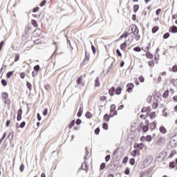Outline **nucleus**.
<instances>
[{
    "mask_svg": "<svg viewBox=\"0 0 177 177\" xmlns=\"http://www.w3.org/2000/svg\"><path fill=\"white\" fill-rule=\"evenodd\" d=\"M133 86H135V85H133V83H129L127 85V92H129V93H131V92H132L133 89Z\"/></svg>",
    "mask_w": 177,
    "mask_h": 177,
    "instance_id": "obj_1",
    "label": "nucleus"
},
{
    "mask_svg": "<svg viewBox=\"0 0 177 177\" xmlns=\"http://www.w3.org/2000/svg\"><path fill=\"white\" fill-rule=\"evenodd\" d=\"M133 147L135 149H138V150H143V148L145 147V144L143 142L136 144L134 145Z\"/></svg>",
    "mask_w": 177,
    "mask_h": 177,
    "instance_id": "obj_2",
    "label": "nucleus"
},
{
    "mask_svg": "<svg viewBox=\"0 0 177 177\" xmlns=\"http://www.w3.org/2000/svg\"><path fill=\"white\" fill-rule=\"evenodd\" d=\"M169 32H171L172 34H176L177 33V26H172L169 28Z\"/></svg>",
    "mask_w": 177,
    "mask_h": 177,
    "instance_id": "obj_3",
    "label": "nucleus"
},
{
    "mask_svg": "<svg viewBox=\"0 0 177 177\" xmlns=\"http://www.w3.org/2000/svg\"><path fill=\"white\" fill-rule=\"evenodd\" d=\"M131 32H133L134 35H138V34H139V29L138 28V26H133L131 28Z\"/></svg>",
    "mask_w": 177,
    "mask_h": 177,
    "instance_id": "obj_4",
    "label": "nucleus"
},
{
    "mask_svg": "<svg viewBox=\"0 0 177 177\" xmlns=\"http://www.w3.org/2000/svg\"><path fill=\"white\" fill-rule=\"evenodd\" d=\"M23 114V109H19L17 111V121H21V115Z\"/></svg>",
    "mask_w": 177,
    "mask_h": 177,
    "instance_id": "obj_5",
    "label": "nucleus"
},
{
    "mask_svg": "<svg viewBox=\"0 0 177 177\" xmlns=\"http://www.w3.org/2000/svg\"><path fill=\"white\" fill-rule=\"evenodd\" d=\"M84 109V105L82 104L80 106V109L77 113V116L80 118L81 115H82V113H84V110H82Z\"/></svg>",
    "mask_w": 177,
    "mask_h": 177,
    "instance_id": "obj_6",
    "label": "nucleus"
},
{
    "mask_svg": "<svg viewBox=\"0 0 177 177\" xmlns=\"http://www.w3.org/2000/svg\"><path fill=\"white\" fill-rule=\"evenodd\" d=\"M90 56H91V54H89V53H87L86 50H85V58L84 59L82 63H86V62L89 60Z\"/></svg>",
    "mask_w": 177,
    "mask_h": 177,
    "instance_id": "obj_7",
    "label": "nucleus"
},
{
    "mask_svg": "<svg viewBox=\"0 0 177 177\" xmlns=\"http://www.w3.org/2000/svg\"><path fill=\"white\" fill-rule=\"evenodd\" d=\"M156 127H157V122L156 121H153L149 124V128L151 131H154V129H156Z\"/></svg>",
    "mask_w": 177,
    "mask_h": 177,
    "instance_id": "obj_8",
    "label": "nucleus"
},
{
    "mask_svg": "<svg viewBox=\"0 0 177 177\" xmlns=\"http://www.w3.org/2000/svg\"><path fill=\"white\" fill-rule=\"evenodd\" d=\"M136 154H138V156H140V151H139V149H134L131 152L132 157H136Z\"/></svg>",
    "mask_w": 177,
    "mask_h": 177,
    "instance_id": "obj_9",
    "label": "nucleus"
},
{
    "mask_svg": "<svg viewBox=\"0 0 177 177\" xmlns=\"http://www.w3.org/2000/svg\"><path fill=\"white\" fill-rule=\"evenodd\" d=\"M114 92H115V87L113 86L109 90L110 96H114Z\"/></svg>",
    "mask_w": 177,
    "mask_h": 177,
    "instance_id": "obj_10",
    "label": "nucleus"
},
{
    "mask_svg": "<svg viewBox=\"0 0 177 177\" xmlns=\"http://www.w3.org/2000/svg\"><path fill=\"white\" fill-rule=\"evenodd\" d=\"M1 97L3 100H6L9 97V94H8L6 92H3L1 93Z\"/></svg>",
    "mask_w": 177,
    "mask_h": 177,
    "instance_id": "obj_11",
    "label": "nucleus"
},
{
    "mask_svg": "<svg viewBox=\"0 0 177 177\" xmlns=\"http://www.w3.org/2000/svg\"><path fill=\"white\" fill-rule=\"evenodd\" d=\"M116 106L115 104H111L110 106V113H115L117 111H115Z\"/></svg>",
    "mask_w": 177,
    "mask_h": 177,
    "instance_id": "obj_12",
    "label": "nucleus"
},
{
    "mask_svg": "<svg viewBox=\"0 0 177 177\" xmlns=\"http://www.w3.org/2000/svg\"><path fill=\"white\" fill-rule=\"evenodd\" d=\"M122 91V88H121V86L117 87V88L115 91V95H121Z\"/></svg>",
    "mask_w": 177,
    "mask_h": 177,
    "instance_id": "obj_13",
    "label": "nucleus"
},
{
    "mask_svg": "<svg viewBox=\"0 0 177 177\" xmlns=\"http://www.w3.org/2000/svg\"><path fill=\"white\" fill-rule=\"evenodd\" d=\"M159 131L160 132H161V133H167V129H165L164 126H161L159 128Z\"/></svg>",
    "mask_w": 177,
    "mask_h": 177,
    "instance_id": "obj_14",
    "label": "nucleus"
},
{
    "mask_svg": "<svg viewBox=\"0 0 177 177\" xmlns=\"http://www.w3.org/2000/svg\"><path fill=\"white\" fill-rule=\"evenodd\" d=\"M76 82L77 85H82V76L77 77V79L76 80Z\"/></svg>",
    "mask_w": 177,
    "mask_h": 177,
    "instance_id": "obj_15",
    "label": "nucleus"
},
{
    "mask_svg": "<svg viewBox=\"0 0 177 177\" xmlns=\"http://www.w3.org/2000/svg\"><path fill=\"white\" fill-rule=\"evenodd\" d=\"M169 95V91L166 90V91L163 93L162 97H164V99H167V97H168Z\"/></svg>",
    "mask_w": 177,
    "mask_h": 177,
    "instance_id": "obj_16",
    "label": "nucleus"
},
{
    "mask_svg": "<svg viewBox=\"0 0 177 177\" xmlns=\"http://www.w3.org/2000/svg\"><path fill=\"white\" fill-rule=\"evenodd\" d=\"M95 86L97 88V86H100V82H99V77H96L95 80Z\"/></svg>",
    "mask_w": 177,
    "mask_h": 177,
    "instance_id": "obj_17",
    "label": "nucleus"
},
{
    "mask_svg": "<svg viewBox=\"0 0 177 177\" xmlns=\"http://www.w3.org/2000/svg\"><path fill=\"white\" fill-rule=\"evenodd\" d=\"M126 48H127V42H124L123 44H120L121 50H125Z\"/></svg>",
    "mask_w": 177,
    "mask_h": 177,
    "instance_id": "obj_18",
    "label": "nucleus"
},
{
    "mask_svg": "<svg viewBox=\"0 0 177 177\" xmlns=\"http://www.w3.org/2000/svg\"><path fill=\"white\" fill-rule=\"evenodd\" d=\"M31 24L33 26V27H35V28L38 27V22H37V20L32 19Z\"/></svg>",
    "mask_w": 177,
    "mask_h": 177,
    "instance_id": "obj_19",
    "label": "nucleus"
},
{
    "mask_svg": "<svg viewBox=\"0 0 177 177\" xmlns=\"http://www.w3.org/2000/svg\"><path fill=\"white\" fill-rule=\"evenodd\" d=\"M128 35H129V33L128 32H124V33L120 37V39H122V38H127Z\"/></svg>",
    "mask_w": 177,
    "mask_h": 177,
    "instance_id": "obj_20",
    "label": "nucleus"
},
{
    "mask_svg": "<svg viewBox=\"0 0 177 177\" xmlns=\"http://www.w3.org/2000/svg\"><path fill=\"white\" fill-rule=\"evenodd\" d=\"M26 86H27L28 89H29V91H32V84H31V83H30V82H26Z\"/></svg>",
    "mask_w": 177,
    "mask_h": 177,
    "instance_id": "obj_21",
    "label": "nucleus"
},
{
    "mask_svg": "<svg viewBox=\"0 0 177 177\" xmlns=\"http://www.w3.org/2000/svg\"><path fill=\"white\" fill-rule=\"evenodd\" d=\"M133 10L134 13H136V12H138V10H139V5H138V4L134 5L133 7Z\"/></svg>",
    "mask_w": 177,
    "mask_h": 177,
    "instance_id": "obj_22",
    "label": "nucleus"
},
{
    "mask_svg": "<svg viewBox=\"0 0 177 177\" xmlns=\"http://www.w3.org/2000/svg\"><path fill=\"white\" fill-rule=\"evenodd\" d=\"M146 57L148 59H153V54H151L149 51H147L146 53Z\"/></svg>",
    "mask_w": 177,
    "mask_h": 177,
    "instance_id": "obj_23",
    "label": "nucleus"
},
{
    "mask_svg": "<svg viewBox=\"0 0 177 177\" xmlns=\"http://www.w3.org/2000/svg\"><path fill=\"white\" fill-rule=\"evenodd\" d=\"M30 30H31V28H30V27H26L25 28V35H30Z\"/></svg>",
    "mask_w": 177,
    "mask_h": 177,
    "instance_id": "obj_24",
    "label": "nucleus"
},
{
    "mask_svg": "<svg viewBox=\"0 0 177 177\" xmlns=\"http://www.w3.org/2000/svg\"><path fill=\"white\" fill-rule=\"evenodd\" d=\"M74 125H75V120H73L71 122V123L68 125L69 129H71V128H73V127H74Z\"/></svg>",
    "mask_w": 177,
    "mask_h": 177,
    "instance_id": "obj_25",
    "label": "nucleus"
},
{
    "mask_svg": "<svg viewBox=\"0 0 177 177\" xmlns=\"http://www.w3.org/2000/svg\"><path fill=\"white\" fill-rule=\"evenodd\" d=\"M149 116L150 117L151 120H154V118H156V112H151Z\"/></svg>",
    "mask_w": 177,
    "mask_h": 177,
    "instance_id": "obj_26",
    "label": "nucleus"
},
{
    "mask_svg": "<svg viewBox=\"0 0 177 177\" xmlns=\"http://www.w3.org/2000/svg\"><path fill=\"white\" fill-rule=\"evenodd\" d=\"M13 73H15V71L8 72L6 74V78H10V77H12L13 75Z\"/></svg>",
    "mask_w": 177,
    "mask_h": 177,
    "instance_id": "obj_27",
    "label": "nucleus"
},
{
    "mask_svg": "<svg viewBox=\"0 0 177 177\" xmlns=\"http://www.w3.org/2000/svg\"><path fill=\"white\" fill-rule=\"evenodd\" d=\"M169 167L171 168V169H173V168H175V162L172 161L169 163Z\"/></svg>",
    "mask_w": 177,
    "mask_h": 177,
    "instance_id": "obj_28",
    "label": "nucleus"
},
{
    "mask_svg": "<svg viewBox=\"0 0 177 177\" xmlns=\"http://www.w3.org/2000/svg\"><path fill=\"white\" fill-rule=\"evenodd\" d=\"M41 68V67L39 66V64L36 65L34 66L33 69L35 72L38 73L39 71V69Z\"/></svg>",
    "mask_w": 177,
    "mask_h": 177,
    "instance_id": "obj_29",
    "label": "nucleus"
},
{
    "mask_svg": "<svg viewBox=\"0 0 177 177\" xmlns=\"http://www.w3.org/2000/svg\"><path fill=\"white\" fill-rule=\"evenodd\" d=\"M145 140H146V142H151V140H152L151 136V135H147L145 137Z\"/></svg>",
    "mask_w": 177,
    "mask_h": 177,
    "instance_id": "obj_30",
    "label": "nucleus"
},
{
    "mask_svg": "<svg viewBox=\"0 0 177 177\" xmlns=\"http://www.w3.org/2000/svg\"><path fill=\"white\" fill-rule=\"evenodd\" d=\"M104 120L105 121H106L107 122H109V121H110V117H109V114L106 113L104 115Z\"/></svg>",
    "mask_w": 177,
    "mask_h": 177,
    "instance_id": "obj_31",
    "label": "nucleus"
},
{
    "mask_svg": "<svg viewBox=\"0 0 177 177\" xmlns=\"http://www.w3.org/2000/svg\"><path fill=\"white\" fill-rule=\"evenodd\" d=\"M158 31V26H153L152 28V32L153 34H156Z\"/></svg>",
    "mask_w": 177,
    "mask_h": 177,
    "instance_id": "obj_32",
    "label": "nucleus"
},
{
    "mask_svg": "<svg viewBox=\"0 0 177 177\" xmlns=\"http://www.w3.org/2000/svg\"><path fill=\"white\" fill-rule=\"evenodd\" d=\"M147 131H149V126H147V125L143 126L142 127V131L144 133H146V132H147Z\"/></svg>",
    "mask_w": 177,
    "mask_h": 177,
    "instance_id": "obj_33",
    "label": "nucleus"
},
{
    "mask_svg": "<svg viewBox=\"0 0 177 177\" xmlns=\"http://www.w3.org/2000/svg\"><path fill=\"white\" fill-rule=\"evenodd\" d=\"M117 114H118V112L110 113V114L109 115V119L113 118V117H114V115H117Z\"/></svg>",
    "mask_w": 177,
    "mask_h": 177,
    "instance_id": "obj_34",
    "label": "nucleus"
},
{
    "mask_svg": "<svg viewBox=\"0 0 177 177\" xmlns=\"http://www.w3.org/2000/svg\"><path fill=\"white\" fill-rule=\"evenodd\" d=\"M102 128L105 131H107V129H109V124L107 123H103L102 124Z\"/></svg>",
    "mask_w": 177,
    "mask_h": 177,
    "instance_id": "obj_35",
    "label": "nucleus"
},
{
    "mask_svg": "<svg viewBox=\"0 0 177 177\" xmlns=\"http://www.w3.org/2000/svg\"><path fill=\"white\" fill-rule=\"evenodd\" d=\"M170 36H171V34H169V32H166L163 35V39H167V38H169Z\"/></svg>",
    "mask_w": 177,
    "mask_h": 177,
    "instance_id": "obj_36",
    "label": "nucleus"
},
{
    "mask_svg": "<svg viewBox=\"0 0 177 177\" xmlns=\"http://www.w3.org/2000/svg\"><path fill=\"white\" fill-rule=\"evenodd\" d=\"M158 138L159 140H158L157 145H160V143H162V141L164 140V138L160 137V136H158Z\"/></svg>",
    "mask_w": 177,
    "mask_h": 177,
    "instance_id": "obj_37",
    "label": "nucleus"
},
{
    "mask_svg": "<svg viewBox=\"0 0 177 177\" xmlns=\"http://www.w3.org/2000/svg\"><path fill=\"white\" fill-rule=\"evenodd\" d=\"M125 175H129L131 174V170L129 169V167H127L124 170Z\"/></svg>",
    "mask_w": 177,
    "mask_h": 177,
    "instance_id": "obj_38",
    "label": "nucleus"
},
{
    "mask_svg": "<svg viewBox=\"0 0 177 177\" xmlns=\"http://www.w3.org/2000/svg\"><path fill=\"white\" fill-rule=\"evenodd\" d=\"M86 118H91L92 117V113L91 112H86L85 114Z\"/></svg>",
    "mask_w": 177,
    "mask_h": 177,
    "instance_id": "obj_39",
    "label": "nucleus"
},
{
    "mask_svg": "<svg viewBox=\"0 0 177 177\" xmlns=\"http://www.w3.org/2000/svg\"><path fill=\"white\" fill-rule=\"evenodd\" d=\"M129 159V158H128V156H125L124 158H123V160H122V164H127L128 162V160Z\"/></svg>",
    "mask_w": 177,
    "mask_h": 177,
    "instance_id": "obj_40",
    "label": "nucleus"
},
{
    "mask_svg": "<svg viewBox=\"0 0 177 177\" xmlns=\"http://www.w3.org/2000/svg\"><path fill=\"white\" fill-rule=\"evenodd\" d=\"M104 168H106V163L102 162L100 165V171H102V170L104 169Z\"/></svg>",
    "mask_w": 177,
    "mask_h": 177,
    "instance_id": "obj_41",
    "label": "nucleus"
},
{
    "mask_svg": "<svg viewBox=\"0 0 177 177\" xmlns=\"http://www.w3.org/2000/svg\"><path fill=\"white\" fill-rule=\"evenodd\" d=\"M1 84L3 86H6V85H8V82L4 80V79H2L1 80Z\"/></svg>",
    "mask_w": 177,
    "mask_h": 177,
    "instance_id": "obj_42",
    "label": "nucleus"
},
{
    "mask_svg": "<svg viewBox=\"0 0 177 177\" xmlns=\"http://www.w3.org/2000/svg\"><path fill=\"white\" fill-rule=\"evenodd\" d=\"M46 5V0H43V1L40 3L39 6H40L41 8H42L43 6H45Z\"/></svg>",
    "mask_w": 177,
    "mask_h": 177,
    "instance_id": "obj_43",
    "label": "nucleus"
},
{
    "mask_svg": "<svg viewBox=\"0 0 177 177\" xmlns=\"http://www.w3.org/2000/svg\"><path fill=\"white\" fill-rule=\"evenodd\" d=\"M129 164L131 165H135V158H131L129 160Z\"/></svg>",
    "mask_w": 177,
    "mask_h": 177,
    "instance_id": "obj_44",
    "label": "nucleus"
},
{
    "mask_svg": "<svg viewBox=\"0 0 177 177\" xmlns=\"http://www.w3.org/2000/svg\"><path fill=\"white\" fill-rule=\"evenodd\" d=\"M95 135H99V133H100V128L97 127L95 131H94Z\"/></svg>",
    "mask_w": 177,
    "mask_h": 177,
    "instance_id": "obj_45",
    "label": "nucleus"
},
{
    "mask_svg": "<svg viewBox=\"0 0 177 177\" xmlns=\"http://www.w3.org/2000/svg\"><path fill=\"white\" fill-rule=\"evenodd\" d=\"M19 60H20V55H19V54H16L14 62H19Z\"/></svg>",
    "mask_w": 177,
    "mask_h": 177,
    "instance_id": "obj_46",
    "label": "nucleus"
},
{
    "mask_svg": "<svg viewBox=\"0 0 177 177\" xmlns=\"http://www.w3.org/2000/svg\"><path fill=\"white\" fill-rule=\"evenodd\" d=\"M133 50L134 52H140V50H142V48H140V47L139 46H137L133 48Z\"/></svg>",
    "mask_w": 177,
    "mask_h": 177,
    "instance_id": "obj_47",
    "label": "nucleus"
},
{
    "mask_svg": "<svg viewBox=\"0 0 177 177\" xmlns=\"http://www.w3.org/2000/svg\"><path fill=\"white\" fill-rule=\"evenodd\" d=\"M110 158H111V156L110 155H106L105 157L106 162H109V161H110Z\"/></svg>",
    "mask_w": 177,
    "mask_h": 177,
    "instance_id": "obj_48",
    "label": "nucleus"
},
{
    "mask_svg": "<svg viewBox=\"0 0 177 177\" xmlns=\"http://www.w3.org/2000/svg\"><path fill=\"white\" fill-rule=\"evenodd\" d=\"M20 78L21 80H24V78H26V73L24 72L20 73Z\"/></svg>",
    "mask_w": 177,
    "mask_h": 177,
    "instance_id": "obj_49",
    "label": "nucleus"
},
{
    "mask_svg": "<svg viewBox=\"0 0 177 177\" xmlns=\"http://www.w3.org/2000/svg\"><path fill=\"white\" fill-rule=\"evenodd\" d=\"M116 53L118 56H119L120 57H122V54L121 53V51H120V49L116 50Z\"/></svg>",
    "mask_w": 177,
    "mask_h": 177,
    "instance_id": "obj_50",
    "label": "nucleus"
},
{
    "mask_svg": "<svg viewBox=\"0 0 177 177\" xmlns=\"http://www.w3.org/2000/svg\"><path fill=\"white\" fill-rule=\"evenodd\" d=\"M81 122H82V120L80 118L76 120L75 124L76 125H80Z\"/></svg>",
    "mask_w": 177,
    "mask_h": 177,
    "instance_id": "obj_51",
    "label": "nucleus"
},
{
    "mask_svg": "<svg viewBox=\"0 0 177 177\" xmlns=\"http://www.w3.org/2000/svg\"><path fill=\"white\" fill-rule=\"evenodd\" d=\"M146 110H147V115L149 116V113H151V108L150 106H147V109H146Z\"/></svg>",
    "mask_w": 177,
    "mask_h": 177,
    "instance_id": "obj_52",
    "label": "nucleus"
},
{
    "mask_svg": "<svg viewBox=\"0 0 177 177\" xmlns=\"http://www.w3.org/2000/svg\"><path fill=\"white\" fill-rule=\"evenodd\" d=\"M26 127V121H23L20 124H19V128H24Z\"/></svg>",
    "mask_w": 177,
    "mask_h": 177,
    "instance_id": "obj_53",
    "label": "nucleus"
},
{
    "mask_svg": "<svg viewBox=\"0 0 177 177\" xmlns=\"http://www.w3.org/2000/svg\"><path fill=\"white\" fill-rule=\"evenodd\" d=\"M138 80L140 82H145V77H143L142 75L139 76Z\"/></svg>",
    "mask_w": 177,
    "mask_h": 177,
    "instance_id": "obj_54",
    "label": "nucleus"
},
{
    "mask_svg": "<svg viewBox=\"0 0 177 177\" xmlns=\"http://www.w3.org/2000/svg\"><path fill=\"white\" fill-rule=\"evenodd\" d=\"M148 66H149V67H154V62L153 61H149L148 62Z\"/></svg>",
    "mask_w": 177,
    "mask_h": 177,
    "instance_id": "obj_55",
    "label": "nucleus"
},
{
    "mask_svg": "<svg viewBox=\"0 0 177 177\" xmlns=\"http://www.w3.org/2000/svg\"><path fill=\"white\" fill-rule=\"evenodd\" d=\"M39 11V7H36L35 8L32 9V12L33 13H37V12Z\"/></svg>",
    "mask_w": 177,
    "mask_h": 177,
    "instance_id": "obj_56",
    "label": "nucleus"
},
{
    "mask_svg": "<svg viewBox=\"0 0 177 177\" xmlns=\"http://www.w3.org/2000/svg\"><path fill=\"white\" fill-rule=\"evenodd\" d=\"M172 71H173V73H177V65L173 66Z\"/></svg>",
    "mask_w": 177,
    "mask_h": 177,
    "instance_id": "obj_57",
    "label": "nucleus"
},
{
    "mask_svg": "<svg viewBox=\"0 0 177 177\" xmlns=\"http://www.w3.org/2000/svg\"><path fill=\"white\" fill-rule=\"evenodd\" d=\"M24 164H21L19 167V170L21 171V172H23V171H24Z\"/></svg>",
    "mask_w": 177,
    "mask_h": 177,
    "instance_id": "obj_58",
    "label": "nucleus"
},
{
    "mask_svg": "<svg viewBox=\"0 0 177 177\" xmlns=\"http://www.w3.org/2000/svg\"><path fill=\"white\" fill-rule=\"evenodd\" d=\"M157 107H158V103L157 102H153V105H152V108L153 109H157Z\"/></svg>",
    "mask_w": 177,
    "mask_h": 177,
    "instance_id": "obj_59",
    "label": "nucleus"
},
{
    "mask_svg": "<svg viewBox=\"0 0 177 177\" xmlns=\"http://www.w3.org/2000/svg\"><path fill=\"white\" fill-rule=\"evenodd\" d=\"M43 115H44V117L46 116V115H48V109H47V108H46V109L44 110V111H43Z\"/></svg>",
    "mask_w": 177,
    "mask_h": 177,
    "instance_id": "obj_60",
    "label": "nucleus"
},
{
    "mask_svg": "<svg viewBox=\"0 0 177 177\" xmlns=\"http://www.w3.org/2000/svg\"><path fill=\"white\" fill-rule=\"evenodd\" d=\"M91 49L93 50V55H96V48H95L93 45L91 46Z\"/></svg>",
    "mask_w": 177,
    "mask_h": 177,
    "instance_id": "obj_61",
    "label": "nucleus"
},
{
    "mask_svg": "<svg viewBox=\"0 0 177 177\" xmlns=\"http://www.w3.org/2000/svg\"><path fill=\"white\" fill-rule=\"evenodd\" d=\"M35 32H37V34H39V35H41V32H42V30L39 28H37L35 30Z\"/></svg>",
    "mask_w": 177,
    "mask_h": 177,
    "instance_id": "obj_62",
    "label": "nucleus"
},
{
    "mask_svg": "<svg viewBox=\"0 0 177 177\" xmlns=\"http://www.w3.org/2000/svg\"><path fill=\"white\" fill-rule=\"evenodd\" d=\"M160 13H161V8H158V9L156 10V16H158V15H160Z\"/></svg>",
    "mask_w": 177,
    "mask_h": 177,
    "instance_id": "obj_63",
    "label": "nucleus"
},
{
    "mask_svg": "<svg viewBox=\"0 0 177 177\" xmlns=\"http://www.w3.org/2000/svg\"><path fill=\"white\" fill-rule=\"evenodd\" d=\"M37 75H38V72H35V71L32 72V76L33 77H37Z\"/></svg>",
    "mask_w": 177,
    "mask_h": 177,
    "instance_id": "obj_64",
    "label": "nucleus"
}]
</instances>
